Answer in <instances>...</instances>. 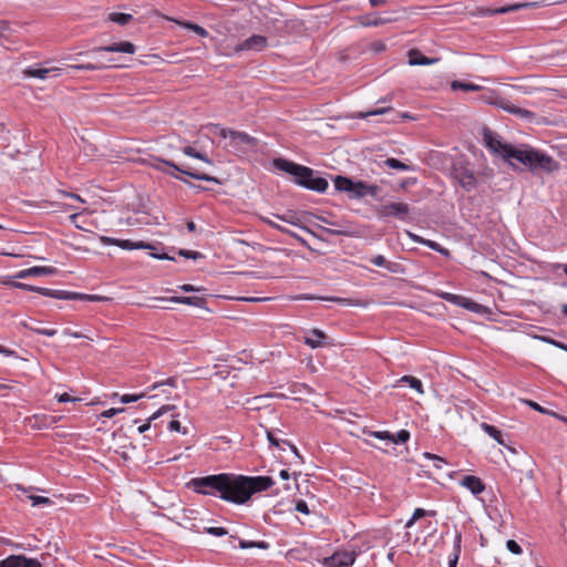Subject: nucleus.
<instances>
[{
	"label": "nucleus",
	"instance_id": "f03ea898",
	"mask_svg": "<svg viewBox=\"0 0 567 567\" xmlns=\"http://www.w3.org/2000/svg\"><path fill=\"white\" fill-rule=\"evenodd\" d=\"M275 168L293 176V182L309 190L324 193L329 186L328 181L319 176L312 168L288 161L286 158H275L272 162Z\"/></svg>",
	"mask_w": 567,
	"mask_h": 567
},
{
	"label": "nucleus",
	"instance_id": "e2e57ef3",
	"mask_svg": "<svg viewBox=\"0 0 567 567\" xmlns=\"http://www.w3.org/2000/svg\"><path fill=\"white\" fill-rule=\"evenodd\" d=\"M527 404L535 411H538L543 414H550V415H556L554 412H550L548 411L547 409L543 408L542 405H539L537 402H534V401H527Z\"/></svg>",
	"mask_w": 567,
	"mask_h": 567
},
{
	"label": "nucleus",
	"instance_id": "052dcab7",
	"mask_svg": "<svg viewBox=\"0 0 567 567\" xmlns=\"http://www.w3.org/2000/svg\"><path fill=\"white\" fill-rule=\"evenodd\" d=\"M424 457L427 460H433L434 466L436 468H442V464H445V461L441 456L432 454V453H427V452L424 453Z\"/></svg>",
	"mask_w": 567,
	"mask_h": 567
},
{
	"label": "nucleus",
	"instance_id": "5fc2aeb1",
	"mask_svg": "<svg viewBox=\"0 0 567 567\" xmlns=\"http://www.w3.org/2000/svg\"><path fill=\"white\" fill-rule=\"evenodd\" d=\"M11 286L17 289H21V290H25V291H33V292H37V289H38V286H32V285L20 282V281H12Z\"/></svg>",
	"mask_w": 567,
	"mask_h": 567
},
{
	"label": "nucleus",
	"instance_id": "39448f33",
	"mask_svg": "<svg viewBox=\"0 0 567 567\" xmlns=\"http://www.w3.org/2000/svg\"><path fill=\"white\" fill-rule=\"evenodd\" d=\"M451 176L467 193L474 190L477 186L475 173L470 167V162L464 156H457L453 159Z\"/></svg>",
	"mask_w": 567,
	"mask_h": 567
},
{
	"label": "nucleus",
	"instance_id": "4be33fe9",
	"mask_svg": "<svg viewBox=\"0 0 567 567\" xmlns=\"http://www.w3.org/2000/svg\"><path fill=\"white\" fill-rule=\"evenodd\" d=\"M316 218L318 220H320L321 223L333 226V228L318 226V228L321 229L322 231H324L326 234L333 235V236H347L349 234V231L336 220H331V219H328L327 217L319 216V215H317Z\"/></svg>",
	"mask_w": 567,
	"mask_h": 567
},
{
	"label": "nucleus",
	"instance_id": "5701e85b",
	"mask_svg": "<svg viewBox=\"0 0 567 567\" xmlns=\"http://www.w3.org/2000/svg\"><path fill=\"white\" fill-rule=\"evenodd\" d=\"M274 216L281 220V221H285L287 224H290V225H293V226H297V227H300L301 229H303L305 231L311 234L312 236H317L311 229H309L308 227L306 226H302L300 224V219L297 215L296 212L293 210H287L286 213L284 214H274Z\"/></svg>",
	"mask_w": 567,
	"mask_h": 567
},
{
	"label": "nucleus",
	"instance_id": "a19ab883",
	"mask_svg": "<svg viewBox=\"0 0 567 567\" xmlns=\"http://www.w3.org/2000/svg\"><path fill=\"white\" fill-rule=\"evenodd\" d=\"M451 86L453 90H463L465 92L480 90V86L474 83L461 82V81H453Z\"/></svg>",
	"mask_w": 567,
	"mask_h": 567
},
{
	"label": "nucleus",
	"instance_id": "6e6d98bb",
	"mask_svg": "<svg viewBox=\"0 0 567 567\" xmlns=\"http://www.w3.org/2000/svg\"><path fill=\"white\" fill-rule=\"evenodd\" d=\"M167 429L171 432H181L182 434H186L187 433L186 429H183L181 422L177 421V420L169 421V423L167 425Z\"/></svg>",
	"mask_w": 567,
	"mask_h": 567
},
{
	"label": "nucleus",
	"instance_id": "58836bf2",
	"mask_svg": "<svg viewBox=\"0 0 567 567\" xmlns=\"http://www.w3.org/2000/svg\"><path fill=\"white\" fill-rule=\"evenodd\" d=\"M181 173L179 172H176L174 171L173 168L171 169V172L168 173V176L184 183L185 185L189 186V187H193L195 188L197 192H203V190H206V187L204 186H200V185H195L190 182H188L187 179H185L183 176L179 175Z\"/></svg>",
	"mask_w": 567,
	"mask_h": 567
},
{
	"label": "nucleus",
	"instance_id": "0e129e2a",
	"mask_svg": "<svg viewBox=\"0 0 567 567\" xmlns=\"http://www.w3.org/2000/svg\"><path fill=\"white\" fill-rule=\"evenodd\" d=\"M296 511L299 513L306 514V515L310 513L309 506H308L307 502L303 499L297 501Z\"/></svg>",
	"mask_w": 567,
	"mask_h": 567
},
{
	"label": "nucleus",
	"instance_id": "423d86ee",
	"mask_svg": "<svg viewBox=\"0 0 567 567\" xmlns=\"http://www.w3.org/2000/svg\"><path fill=\"white\" fill-rule=\"evenodd\" d=\"M153 167L156 171L162 172L163 174H166V175H168V173L173 168L174 171L179 172L182 175L188 176V177L197 179V181H205V182H210V183H214V184H220V181L217 177H215V176H212V175H208V174H204V173H199L197 171H192L188 167H185V166H182V165H177L173 161L164 159V158H161V157H155L154 158Z\"/></svg>",
	"mask_w": 567,
	"mask_h": 567
},
{
	"label": "nucleus",
	"instance_id": "f257e3e1",
	"mask_svg": "<svg viewBox=\"0 0 567 567\" xmlns=\"http://www.w3.org/2000/svg\"><path fill=\"white\" fill-rule=\"evenodd\" d=\"M276 484L271 476H249L236 473H219L194 477L189 487L199 495L220 498L234 505H247L255 494L268 491Z\"/></svg>",
	"mask_w": 567,
	"mask_h": 567
},
{
	"label": "nucleus",
	"instance_id": "0eeeda50",
	"mask_svg": "<svg viewBox=\"0 0 567 567\" xmlns=\"http://www.w3.org/2000/svg\"><path fill=\"white\" fill-rule=\"evenodd\" d=\"M153 167L156 171L162 172L163 174H166V175H168V173L173 168L174 171L179 172L182 175L188 176V177L197 179V181H205V182H210V183H214V184H220V181L217 177H215V176H212V175H208V174H204V173H199L197 171H192L188 167H185V166H182V165H177L173 161L164 159V158H161V157H155L154 158Z\"/></svg>",
	"mask_w": 567,
	"mask_h": 567
},
{
	"label": "nucleus",
	"instance_id": "2eb2a0df",
	"mask_svg": "<svg viewBox=\"0 0 567 567\" xmlns=\"http://www.w3.org/2000/svg\"><path fill=\"white\" fill-rule=\"evenodd\" d=\"M267 38L259 34H252L247 38L243 42H239L235 47V53H240L243 51H262L267 47Z\"/></svg>",
	"mask_w": 567,
	"mask_h": 567
},
{
	"label": "nucleus",
	"instance_id": "bb28decb",
	"mask_svg": "<svg viewBox=\"0 0 567 567\" xmlns=\"http://www.w3.org/2000/svg\"><path fill=\"white\" fill-rule=\"evenodd\" d=\"M175 410V406L174 405H164L162 406L161 409H158L156 412H154L146 421V423L142 424L138 426V433L143 434L145 433L147 430L151 429V423L153 421H155L156 419H158L161 415H163L164 413L168 412V411H174Z\"/></svg>",
	"mask_w": 567,
	"mask_h": 567
},
{
	"label": "nucleus",
	"instance_id": "b1692460",
	"mask_svg": "<svg viewBox=\"0 0 567 567\" xmlns=\"http://www.w3.org/2000/svg\"><path fill=\"white\" fill-rule=\"evenodd\" d=\"M153 300H161V301H172L175 303H183V305H189L195 307H202L205 300L200 297H184V296H174L171 298H164V297H153Z\"/></svg>",
	"mask_w": 567,
	"mask_h": 567
},
{
	"label": "nucleus",
	"instance_id": "c03bdc74",
	"mask_svg": "<svg viewBox=\"0 0 567 567\" xmlns=\"http://www.w3.org/2000/svg\"><path fill=\"white\" fill-rule=\"evenodd\" d=\"M28 498L31 501V505L33 507L42 506V505H44V506L53 505V501H51L49 497L30 495V496H28Z\"/></svg>",
	"mask_w": 567,
	"mask_h": 567
},
{
	"label": "nucleus",
	"instance_id": "a878e982",
	"mask_svg": "<svg viewBox=\"0 0 567 567\" xmlns=\"http://www.w3.org/2000/svg\"><path fill=\"white\" fill-rule=\"evenodd\" d=\"M480 427L484 433H486L489 437L495 440L499 445H506L504 434L497 427L485 422H482L480 424Z\"/></svg>",
	"mask_w": 567,
	"mask_h": 567
},
{
	"label": "nucleus",
	"instance_id": "a211bd4d",
	"mask_svg": "<svg viewBox=\"0 0 567 567\" xmlns=\"http://www.w3.org/2000/svg\"><path fill=\"white\" fill-rule=\"evenodd\" d=\"M102 243L105 245H113L117 246L124 250H135V249H152L155 250L156 248L150 244H146L144 241H132L130 239H118L113 237H102Z\"/></svg>",
	"mask_w": 567,
	"mask_h": 567
},
{
	"label": "nucleus",
	"instance_id": "338daca9",
	"mask_svg": "<svg viewBox=\"0 0 567 567\" xmlns=\"http://www.w3.org/2000/svg\"><path fill=\"white\" fill-rule=\"evenodd\" d=\"M286 235H288L289 237L296 239L298 243H300L302 246H306L308 247L307 245V241L301 237L299 236L298 234H296L295 231L290 230L287 228V231H285Z\"/></svg>",
	"mask_w": 567,
	"mask_h": 567
},
{
	"label": "nucleus",
	"instance_id": "4468645a",
	"mask_svg": "<svg viewBox=\"0 0 567 567\" xmlns=\"http://www.w3.org/2000/svg\"><path fill=\"white\" fill-rule=\"evenodd\" d=\"M536 6L537 2H519L499 8H481L478 13L482 17H493L497 14H505L508 12L517 11L520 9L535 8Z\"/></svg>",
	"mask_w": 567,
	"mask_h": 567
},
{
	"label": "nucleus",
	"instance_id": "8fccbe9b",
	"mask_svg": "<svg viewBox=\"0 0 567 567\" xmlns=\"http://www.w3.org/2000/svg\"><path fill=\"white\" fill-rule=\"evenodd\" d=\"M144 396H145L144 393H142V394H128V393H126V394L121 395L120 401L123 404H128V403H132V402H136L141 398H144Z\"/></svg>",
	"mask_w": 567,
	"mask_h": 567
},
{
	"label": "nucleus",
	"instance_id": "4d7b16f0",
	"mask_svg": "<svg viewBox=\"0 0 567 567\" xmlns=\"http://www.w3.org/2000/svg\"><path fill=\"white\" fill-rule=\"evenodd\" d=\"M435 515V512L434 511H425L423 508H415V511L413 512V519L417 520L422 517H425V516H434Z\"/></svg>",
	"mask_w": 567,
	"mask_h": 567
},
{
	"label": "nucleus",
	"instance_id": "c756f323",
	"mask_svg": "<svg viewBox=\"0 0 567 567\" xmlns=\"http://www.w3.org/2000/svg\"><path fill=\"white\" fill-rule=\"evenodd\" d=\"M182 152L183 154H185L186 156H189V157H193V158H196V159H199L208 165H214V162L207 156L206 153H203V152H199L197 151L195 147L193 146H184L182 148Z\"/></svg>",
	"mask_w": 567,
	"mask_h": 567
},
{
	"label": "nucleus",
	"instance_id": "c9c22d12",
	"mask_svg": "<svg viewBox=\"0 0 567 567\" xmlns=\"http://www.w3.org/2000/svg\"><path fill=\"white\" fill-rule=\"evenodd\" d=\"M183 28L187 29V30H190L193 32H195L197 35L202 37V38H206L208 37V32L206 29H204L203 27H200L199 24H196L194 22H190V21H184V22H178Z\"/></svg>",
	"mask_w": 567,
	"mask_h": 567
},
{
	"label": "nucleus",
	"instance_id": "9b49d317",
	"mask_svg": "<svg viewBox=\"0 0 567 567\" xmlns=\"http://www.w3.org/2000/svg\"><path fill=\"white\" fill-rule=\"evenodd\" d=\"M380 187L375 184H368L364 181H353L347 194L350 199H361L365 196L375 197Z\"/></svg>",
	"mask_w": 567,
	"mask_h": 567
},
{
	"label": "nucleus",
	"instance_id": "473e14b6",
	"mask_svg": "<svg viewBox=\"0 0 567 567\" xmlns=\"http://www.w3.org/2000/svg\"><path fill=\"white\" fill-rule=\"evenodd\" d=\"M398 383H406L411 389L415 390L417 393H424L422 381L413 375H403L398 380Z\"/></svg>",
	"mask_w": 567,
	"mask_h": 567
},
{
	"label": "nucleus",
	"instance_id": "f3484780",
	"mask_svg": "<svg viewBox=\"0 0 567 567\" xmlns=\"http://www.w3.org/2000/svg\"><path fill=\"white\" fill-rule=\"evenodd\" d=\"M136 51L135 45L128 41H122L117 43H112L109 45L97 47L91 50L90 52H81L79 55L90 54L94 52H112V53H127L134 54Z\"/></svg>",
	"mask_w": 567,
	"mask_h": 567
},
{
	"label": "nucleus",
	"instance_id": "dca6fc26",
	"mask_svg": "<svg viewBox=\"0 0 567 567\" xmlns=\"http://www.w3.org/2000/svg\"><path fill=\"white\" fill-rule=\"evenodd\" d=\"M354 551H337L324 559L326 567H351L355 561Z\"/></svg>",
	"mask_w": 567,
	"mask_h": 567
},
{
	"label": "nucleus",
	"instance_id": "393cba45",
	"mask_svg": "<svg viewBox=\"0 0 567 567\" xmlns=\"http://www.w3.org/2000/svg\"><path fill=\"white\" fill-rule=\"evenodd\" d=\"M439 58H427L419 50H411L409 52V64L410 65H432L439 62Z\"/></svg>",
	"mask_w": 567,
	"mask_h": 567
},
{
	"label": "nucleus",
	"instance_id": "1a4fd4ad",
	"mask_svg": "<svg viewBox=\"0 0 567 567\" xmlns=\"http://www.w3.org/2000/svg\"><path fill=\"white\" fill-rule=\"evenodd\" d=\"M484 141L489 151L501 155L506 162L511 163L512 159H515L518 148L503 143L498 135L487 132L484 135Z\"/></svg>",
	"mask_w": 567,
	"mask_h": 567
},
{
	"label": "nucleus",
	"instance_id": "a18cd8bd",
	"mask_svg": "<svg viewBox=\"0 0 567 567\" xmlns=\"http://www.w3.org/2000/svg\"><path fill=\"white\" fill-rule=\"evenodd\" d=\"M462 553V533L455 529L454 539H453V551L451 555L461 556Z\"/></svg>",
	"mask_w": 567,
	"mask_h": 567
},
{
	"label": "nucleus",
	"instance_id": "6e6552de",
	"mask_svg": "<svg viewBox=\"0 0 567 567\" xmlns=\"http://www.w3.org/2000/svg\"><path fill=\"white\" fill-rule=\"evenodd\" d=\"M378 215L380 218H395L400 221L408 223L411 220L410 217V205L403 202H391L381 205L378 208Z\"/></svg>",
	"mask_w": 567,
	"mask_h": 567
},
{
	"label": "nucleus",
	"instance_id": "ea45409f",
	"mask_svg": "<svg viewBox=\"0 0 567 567\" xmlns=\"http://www.w3.org/2000/svg\"><path fill=\"white\" fill-rule=\"evenodd\" d=\"M267 439L271 445H274L282 451H285V446L287 444H289V441L281 440V439L277 437L274 431L267 432Z\"/></svg>",
	"mask_w": 567,
	"mask_h": 567
},
{
	"label": "nucleus",
	"instance_id": "3c124183",
	"mask_svg": "<svg viewBox=\"0 0 567 567\" xmlns=\"http://www.w3.org/2000/svg\"><path fill=\"white\" fill-rule=\"evenodd\" d=\"M505 110L507 112H509L511 114L519 115L523 118L529 117L532 115V112H529L527 110H523V109L517 107V106H509V107H506Z\"/></svg>",
	"mask_w": 567,
	"mask_h": 567
},
{
	"label": "nucleus",
	"instance_id": "49530a36",
	"mask_svg": "<svg viewBox=\"0 0 567 567\" xmlns=\"http://www.w3.org/2000/svg\"><path fill=\"white\" fill-rule=\"evenodd\" d=\"M364 433H367L368 435L372 436V437H375L378 440H381V441H390L392 440V433L389 432V431H363Z\"/></svg>",
	"mask_w": 567,
	"mask_h": 567
},
{
	"label": "nucleus",
	"instance_id": "864d4df0",
	"mask_svg": "<svg viewBox=\"0 0 567 567\" xmlns=\"http://www.w3.org/2000/svg\"><path fill=\"white\" fill-rule=\"evenodd\" d=\"M178 255L184 258H188V259L203 258V255L200 252L194 251V250H187V249H179Z\"/></svg>",
	"mask_w": 567,
	"mask_h": 567
},
{
	"label": "nucleus",
	"instance_id": "4c0bfd02",
	"mask_svg": "<svg viewBox=\"0 0 567 567\" xmlns=\"http://www.w3.org/2000/svg\"><path fill=\"white\" fill-rule=\"evenodd\" d=\"M80 292L54 289L53 298L59 300H78Z\"/></svg>",
	"mask_w": 567,
	"mask_h": 567
},
{
	"label": "nucleus",
	"instance_id": "69168bd1",
	"mask_svg": "<svg viewBox=\"0 0 567 567\" xmlns=\"http://www.w3.org/2000/svg\"><path fill=\"white\" fill-rule=\"evenodd\" d=\"M10 31L9 22L6 20H0V39L7 38Z\"/></svg>",
	"mask_w": 567,
	"mask_h": 567
},
{
	"label": "nucleus",
	"instance_id": "680f3d73",
	"mask_svg": "<svg viewBox=\"0 0 567 567\" xmlns=\"http://www.w3.org/2000/svg\"><path fill=\"white\" fill-rule=\"evenodd\" d=\"M123 411H124V409H122V408L121 409L111 408V409L104 410L101 413V417L111 419V417L115 416L117 413H121Z\"/></svg>",
	"mask_w": 567,
	"mask_h": 567
},
{
	"label": "nucleus",
	"instance_id": "7ed1b4c3",
	"mask_svg": "<svg viewBox=\"0 0 567 567\" xmlns=\"http://www.w3.org/2000/svg\"><path fill=\"white\" fill-rule=\"evenodd\" d=\"M515 161L527 166L532 172L553 173L559 168L554 157L532 147L518 148Z\"/></svg>",
	"mask_w": 567,
	"mask_h": 567
},
{
	"label": "nucleus",
	"instance_id": "13d9d810",
	"mask_svg": "<svg viewBox=\"0 0 567 567\" xmlns=\"http://www.w3.org/2000/svg\"><path fill=\"white\" fill-rule=\"evenodd\" d=\"M261 220L264 224L268 225L269 227H271L272 229H276L282 234H285V231H287V228L275 223L274 220H271L270 218H267V217H261Z\"/></svg>",
	"mask_w": 567,
	"mask_h": 567
},
{
	"label": "nucleus",
	"instance_id": "603ef678",
	"mask_svg": "<svg viewBox=\"0 0 567 567\" xmlns=\"http://www.w3.org/2000/svg\"><path fill=\"white\" fill-rule=\"evenodd\" d=\"M388 111V109H374L369 112H360L355 117L358 118H368L369 116H375L380 114H384Z\"/></svg>",
	"mask_w": 567,
	"mask_h": 567
},
{
	"label": "nucleus",
	"instance_id": "cd10ccee",
	"mask_svg": "<svg viewBox=\"0 0 567 567\" xmlns=\"http://www.w3.org/2000/svg\"><path fill=\"white\" fill-rule=\"evenodd\" d=\"M370 262L377 267H383L390 272H398L399 264L386 260L383 255H375L370 259Z\"/></svg>",
	"mask_w": 567,
	"mask_h": 567
},
{
	"label": "nucleus",
	"instance_id": "2f4dec72",
	"mask_svg": "<svg viewBox=\"0 0 567 567\" xmlns=\"http://www.w3.org/2000/svg\"><path fill=\"white\" fill-rule=\"evenodd\" d=\"M390 18H372L370 14L359 17V23L362 27H379L391 22Z\"/></svg>",
	"mask_w": 567,
	"mask_h": 567
},
{
	"label": "nucleus",
	"instance_id": "37998d69",
	"mask_svg": "<svg viewBox=\"0 0 567 567\" xmlns=\"http://www.w3.org/2000/svg\"><path fill=\"white\" fill-rule=\"evenodd\" d=\"M163 386H169V388H177V378L175 377H171V378H167L165 380H162V381H158V382H155L151 385V390H156V389H159V388H163Z\"/></svg>",
	"mask_w": 567,
	"mask_h": 567
},
{
	"label": "nucleus",
	"instance_id": "774afa93",
	"mask_svg": "<svg viewBox=\"0 0 567 567\" xmlns=\"http://www.w3.org/2000/svg\"><path fill=\"white\" fill-rule=\"evenodd\" d=\"M35 332L38 334L45 336V337H54L58 331L55 329L41 328V329H37Z\"/></svg>",
	"mask_w": 567,
	"mask_h": 567
},
{
	"label": "nucleus",
	"instance_id": "bf43d9fd",
	"mask_svg": "<svg viewBox=\"0 0 567 567\" xmlns=\"http://www.w3.org/2000/svg\"><path fill=\"white\" fill-rule=\"evenodd\" d=\"M506 547L512 554L518 555L522 553L520 545L514 539L507 540Z\"/></svg>",
	"mask_w": 567,
	"mask_h": 567
},
{
	"label": "nucleus",
	"instance_id": "de8ad7c7",
	"mask_svg": "<svg viewBox=\"0 0 567 567\" xmlns=\"http://www.w3.org/2000/svg\"><path fill=\"white\" fill-rule=\"evenodd\" d=\"M203 532L215 537H223L228 534L225 527H203Z\"/></svg>",
	"mask_w": 567,
	"mask_h": 567
},
{
	"label": "nucleus",
	"instance_id": "6ab92c4d",
	"mask_svg": "<svg viewBox=\"0 0 567 567\" xmlns=\"http://www.w3.org/2000/svg\"><path fill=\"white\" fill-rule=\"evenodd\" d=\"M0 567H42L35 558H28L23 555H12L0 561Z\"/></svg>",
	"mask_w": 567,
	"mask_h": 567
},
{
	"label": "nucleus",
	"instance_id": "7c9ffc66",
	"mask_svg": "<svg viewBox=\"0 0 567 567\" xmlns=\"http://www.w3.org/2000/svg\"><path fill=\"white\" fill-rule=\"evenodd\" d=\"M332 181H333L336 190L340 192V193H346V194L349 193L350 186L353 183L352 178H350L348 176H343V175H337L333 177Z\"/></svg>",
	"mask_w": 567,
	"mask_h": 567
},
{
	"label": "nucleus",
	"instance_id": "72a5a7b5",
	"mask_svg": "<svg viewBox=\"0 0 567 567\" xmlns=\"http://www.w3.org/2000/svg\"><path fill=\"white\" fill-rule=\"evenodd\" d=\"M107 19L109 21L120 25H126L133 19V16L130 13L111 12L109 13Z\"/></svg>",
	"mask_w": 567,
	"mask_h": 567
},
{
	"label": "nucleus",
	"instance_id": "09e8293b",
	"mask_svg": "<svg viewBox=\"0 0 567 567\" xmlns=\"http://www.w3.org/2000/svg\"><path fill=\"white\" fill-rule=\"evenodd\" d=\"M78 300L90 301V302H100V301H106V300H109V298L100 296V295L80 293V297H78Z\"/></svg>",
	"mask_w": 567,
	"mask_h": 567
},
{
	"label": "nucleus",
	"instance_id": "e433bc0d",
	"mask_svg": "<svg viewBox=\"0 0 567 567\" xmlns=\"http://www.w3.org/2000/svg\"><path fill=\"white\" fill-rule=\"evenodd\" d=\"M384 164H385V166L396 169V171H403V172L411 171V166H409L408 164H405L394 157L386 158L384 161Z\"/></svg>",
	"mask_w": 567,
	"mask_h": 567
},
{
	"label": "nucleus",
	"instance_id": "ddd939ff",
	"mask_svg": "<svg viewBox=\"0 0 567 567\" xmlns=\"http://www.w3.org/2000/svg\"><path fill=\"white\" fill-rule=\"evenodd\" d=\"M62 71H64V69L58 66L42 68L39 65H30L27 69H24L23 73L28 78L47 80L50 78L60 76Z\"/></svg>",
	"mask_w": 567,
	"mask_h": 567
},
{
	"label": "nucleus",
	"instance_id": "f704fd0d",
	"mask_svg": "<svg viewBox=\"0 0 567 567\" xmlns=\"http://www.w3.org/2000/svg\"><path fill=\"white\" fill-rule=\"evenodd\" d=\"M420 244L429 247L430 249L443 255V256H450L449 249L444 248L439 243L431 240V239H420Z\"/></svg>",
	"mask_w": 567,
	"mask_h": 567
},
{
	"label": "nucleus",
	"instance_id": "c85d7f7f",
	"mask_svg": "<svg viewBox=\"0 0 567 567\" xmlns=\"http://www.w3.org/2000/svg\"><path fill=\"white\" fill-rule=\"evenodd\" d=\"M106 68L105 64H95V63H82V64H68L64 68L66 74H71L72 71H96Z\"/></svg>",
	"mask_w": 567,
	"mask_h": 567
},
{
	"label": "nucleus",
	"instance_id": "f8f14e48",
	"mask_svg": "<svg viewBox=\"0 0 567 567\" xmlns=\"http://www.w3.org/2000/svg\"><path fill=\"white\" fill-rule=\"evenodd\" d=\"M302 340L311 349L333 346L332 339L320 329L307 330Z\"/></svg>",
	"mask_w": 567,
	"mask_h": 567
},
{
	"label": "nucleus",
	"instance_id": "412c9836",
	"mask_svg": "<svg viewBox=\"0 0 567 567\" xmlns=\"http://www.w3.org/2000/svg\"><path fill=\"white\" fill-rule=\"evenodd\" d=\"M460 484L461 486L467 488L476 497H478V495L486 489L484 482L475 475L463 476Z\"/></svg>",
	"mask_w": 567,
	"mask_h": 567
},
{
	"label": "nucleus",
	"instance_id": "9d476101",
	"mask_svg": "<svg viewBox=\"0 0 567 567\" xmlns=\"http://www.w3.org/2000/svg\"><path fill=\"white\" fill-rule=\"evenodd\" d=\"M443 300L454 305L462 307L468 311L475 312V313H483L484 312V306L461 295H455L451 292H441L439 295Z\"/></svg>",
	"mask_w": 567,
	"mask_h": 567
},
{
	"label": "nucleus",
	"instance_id": "20e7f679",
	"mask_svg": "<svg viewBox=\"0 0 567 567\" xmlns=\"http://www.w3.org/2000/svg\"><path fill=\"white\" fill-rule=\"evenodd\" d=\"M219 135L223 138L229 140L228 147H230L231 152L237 156H245L258 151L259 140L246 132L220 128Z\"/></svg>",
	"mask_w": 567,
	"mask_h": 567
},
{
	"label": "nucleus",
	"instance_id": "79ce46f5",
	"mask_svg": "<svg viewBox=\"0 0 567 567\" xmlns=\"http://www.w3.org/2000/svg\"><path fill=\"white\" fill-rule=\"evenodd\" d=\"M410 440V432L408 430H400L398 433H392V440L389 442L393 444H404Z\"/></svg>",
	"mask_w": 567,
	"mask_h": 567
},
{
	"label": "nucleus",
	"instance_id": "aec40b11",
	"mask_svg": "<svg viewBox=\"0 0 567 567\" xmlns=\"http://www.w3.org/2000/svg\"><path fill=\"white\" fill-rule=\"evenodd\" d=\"M56 269L48 266H34L22 269L14 275L17 279H25L28 277L51 276L55 274Z\"/></svg>",
	"mask_w": 567,
	"mask_h": 567
}]
</instances>
